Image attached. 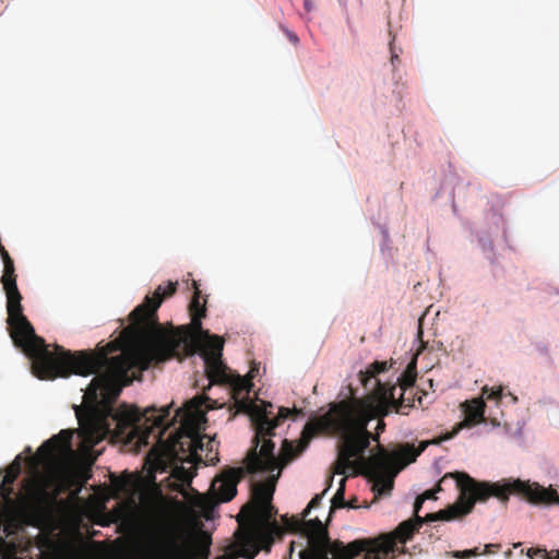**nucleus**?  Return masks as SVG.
Returning <instances> with one entry per match:
<instances>
[{
  "label": "nucleus",
  "instance_id": "obj_1",
  "mask_svg": "<svg viewBox=\"0 0 559 559\" xmlns=\"http://www.w3.org/2000/svg\"><path fill=\"white\" fill-rule=\"evenodd\" d=\"M290 414L292 411L286 407H281L278 415L274 418L270 417L271 414H266L264 419L269 424L267 429H263L261 433L259 431L260 420H251L255 435L252 439L253 447L245 459V467L251 474L272 473L275 469L281 473L286 464L307 448L311 438L318 433H326L336 436L341 440L335 473L346 474L347 471H352V475H356L358 469H365L373 478L372 489L378 497L390 495L395 474L409 463L415 462L426 448V444L416 449L414 444L406 443L390 453L379 445L378 453L365 457V451L369 448L372 437L367 429L368 411L360 401L343 400L332 403L325 414L310 419L305 425L298 445L284 440L282 455L277 457L274 454V442L265 438L272 437L274 429Z\"/></svg>",
  "mask_w": 559,
  "mask_h": 559
},
{
  "label": "nucleus",
  "instance_id": "obj_2",
  "mask_svg": "<svg viewBox=\"0 0 559 559\" xmlns=\"http://www.w3.org/2000/svg\"><path fill=\"white\" fill-rule=\"evenodd\" d=\"M1 284L7 296V323L14 345L32 361V372L41 380L95 374L85 390L84 397L91 402L115 401L123 386L134 379L139 356L132 350H121L117 356L108 355L121 348V341L110 342L94 350L71 352L56 345L49 350L45 340L36 335L28 319L23 314L22 295L16 285L14 262L3 264Z\"/></svg>",
  "mask_w": 559,
  "mask_h": 559
},
{
  "label": "nucleus",
  "instance_id": "obj_3",
  "mask_svg": "<svg viewBox=\"0 0 559 559\" xmlns=\"http://www.w3.org/2000/svg\"><path fill=\"white\" fill-rule=\"evenodd\" d=\"M177 285V282H168L166 287L158 285L152 296H146L144 301L131 311L129 314L131 324L121 332L123 342L135 343L147 330L153 329L154 331L147 340L145 354L150 361L158 364L171 358L182 360L192 355L194 337L204 336L206 342L201 349V356L204 359L205 372L210 382L227 381L228 368L222 360L224 340L221 336L211 335L209 331L202 329L201 320L205 317L206 309L205 301L200 302V290L195 281L193 282L195 290L189 305L191 323L177 328L171 326L167 330L162 329L157 322V309L166 298L176 293Z\"/></svg>",
  "mask_w": 559,
  "mask_h": 559
},
{
  "label": "nucleus",
  "instance_id": "obj_4",
  "mask_svg": "<svg viewBox=\"0 0 559 559\" xmlns=\"http://www.w3.org/2000/svg\"><path fill=\"white\" fill-rule=\"evenodd\" d=\"M209 400V397L195 396L183 407L178 408L173 417H170L173 403L160 408L148 406L143 412L136 406L127 404L108 407L106 427L108 430H112L118 439L127 442L136 440L139 443H147L155 429L158 430L157 436L162 437L170 425L179 423L178 429L167 439L168 448L176 455L193 456L205 448L204 439L206 437L201 436L200 429L201 421L205 416L203 406Z\"/></svg>",
  "mask_w": 559,
  "mask_h": 559
},
{
  "label": "nucleus",
  "instance_id": "obj_5",
  "mask_svg": "<svg viewBox=\"0 0 559 559\" xmlns=\"http://www.w3.org/2000/svg\"><path fill=\"white\" fill-rule=\"evenodd\" d=\"M456 486L460 490L457 501L438 512L428 513L425 518H421L424 523L463 518L473 511L476 502H486L490 497H496L503 503L509 500L510 495L519 496L532 504L559 503L557 490L521 479L501 484L478 481L468 474H459Z\"/></svg>",
  "mask_w": 559,
  "mask_h": 559
},
{
  "label": "nucleus",
  "instance_id": "obj_6",
  "mask_svg": "<svg viewBox=\"0 0 559 559\" xmlns=\"http://www.w3.org/2000/svg\"><path fill=\"white\" fill-rule=\"evenodd\" d=\"M284 525L293 533H299L307 538L308 548L299 551V559H355L348 550L350 543L331 542L326 527L316 518L304 520L296 516L283 518Z\"/></svg>",
  "mask_w": 559,
  "mask_h": 559
},
{
  "label": "nucleus",
  "instance_id": "obj_7",
  "mask_svg": "<svg viewBox=\"0 0 559 559\" xmlns=\"http://www.w3.org/2000/svg\"><path fill=\"white\" fill-rule=\"evenodd\" d=\"M420 515L403 521L393 531L379 534L372 538H359L350 542L348 550L352 555H362L364 559H393L397 544L405 545L423 526Z\"/></svg>",
  "mask_w": 559,
  "mask_h": 559
},
{
  "label": "nucleus",
  "instance_id": "obj_8",
  "mask_svg": "<svg viewBox=\"0 0 559 559\" xmlns=\"http://www.w3.org/2000/svg\"><path fill=\"white\" fill-rule=\"evenodd\" d=\"M258 508L253 523L237 539L239 556L246 559H254L260 550L269 552L275 537L283 534L273 519L276 510L271 502L258 504Z\"/></svg>",
  "mask_w": 559,
  "mask_h": 559
},
{
  "label": "nucleus",
  "instance_id": "obj_9",
  "mask_svg": "<svg viewBox=\"0 0 559 559\" xmlns=\"http://www.w3.org/2000/svg\"><path fill=\"white\" fill-rule=\"evenodd\" d=\"M212 384H228L231 388V397L238 413H245L250 416V420H260L259 431L267 429V421H265L266 414H273V405L261 401L258 404L249 399V393L252 388V382L249 379L242 378L239 374L234 376L228 371V380L219 382H211Z\"/></svg>",
  "mask_w": 559,
  "mask_h": 559
},
{
  "label": "nucleus",
  "instance_id": "obj_10",
  "mask_svg": "<svg viewBox=\"0 0 559 559\" xmlns=\"http://www.w3.org/2000/svg\"><path fill=\"white\" fill-rule=\"evenodd\" d=\"M248 474L245 466L229 467L217 475L211 486V490L221 502L230 501L237 493L238 483Z\"/></svg>",
  "mask_w": 559,
  "mask_h": 559
},
{
  "label": "nucleus",
  "instance_id": "obj_11",
  "mask_svg": "<svg viewBox=\"0 0 559 559\" xmlns=\"http://www.w3.org/2000/svg\"><path fill=\"white\" fill-rule=\"evenodd\" d=\"M485 402L483 399L473 400L471 402H466L465 404V419L457 424L453 430L443 437H441L439 440L433 441V443H440V441L443 440H450L454 438L459 431L464 427H471L476 424H479L484 420V413H485Z\"/></svg>",
  "mask_w": 559,
  "mask_h": 559
},
{
  "label": "nucleus",
  "instance_id": "obj_12",
  "mask_svg": "<svg viewBox=\"0 0 559 559\" xmlns=\"http://www.w3.org/2000/svg\"><path fill=\"white\" fill-rule=\"evenodd\" d=\"M73 432L70 429H62L59 433L46 440L37 450L38 455L50 460L58 453L69 452L72 450Z\"/></svg>",
  "mask_w": 559,
  "mask_h": 559
},
{
  "label": "nucleus",
  "instance_id": "obj_13",
  "mask_svg": "<svg viewBox=\"0 0 559 559\" xmlns=\"http://www.w3.org/2000/svg\"><path fill=\"white\" fill-rule=\"evenodd\" d=\"M374 384L377 388L373 392V395L378 402L379 407L385 409V413L389 408H393L396 413H402V408L404 407L403 393L399 399H395V385L381 383L377 379Z\"/></svg>",
  "mask_w": 559,
  "mask_h": 559
},
{
  "label": "nucleus",
  "instance_id": "obj_14",
  "mask_svg": "<svg viewBox=\"0 0 559 559\" xmlns=\"http://www.w3.org/2000/svg\"><path fill=\"white\" fill-rule=\"evenodd\" d=\"M281 473L277 472L276 475H272L265 483H258L253 486L252 495L257 504L271 502L273 499V493L275 491L276 480L280 477Z\"/></svg>",
  "mask_w": 559,
  "mask_h": 559
},
{
  "label": "nucleus",
  "instance_id": "obj_15",
  "mask_svg": "<svg viewBox=\"0 0 559 559\" xmlns=\"http://www.w3.org/2000/svg\"><path fill=\"white\" fill-rule=\"evenodd\" d=\"M23 488L25 490V499L34 504H40L46 496L47 491L41 483V480L37 477L27 478L24 480Z\"/></svg>",
  "mask_w": 559,
  "mask_h": 559
},
{
  "label": "nucleus",
  "instance_id": "obj_16",
  "mask_svg": "<svg viewBox=\"0 0 559 559\" xmlns=\"http://www.w3.org/2000/svg\"><path fill=\"white\" fill-rule=\"evenodd\" d=\"M167 547L169 550L167 559H193L191 551L188 548V540L182 544H178L174 528H169L167 531Z\"/></svg>",
  "mask_w": 559,
  "mask_h": 559
},
{
  "label": "nucleus",
  "instance_id": "obj_17",
  "mask_svg": "<svg viewBox=\"0 0 559 559\" xmlns=\"http://www.w3.org/2000/svg\"><path fill=\"white\" fill-rule=\"evenodd\" d=\"M211 544V536L207 533L202 532L200 536L192 540V543H188V548L191 551L193 559H209Z\"/></svg>",
  "mask_w": 559,
  "mask_h": 559
},
{
  "label": "nucleus",
  "instance_id": "obj_18",
  "mask_svg": "<svg viewBox=\"0 0 559 559\" xmlns=\"http://www.w3.org/2000/svg\"><path fill=\"white\" fill-rule=\"evenodd\" d=\"M416 377V364L411 362L402 372V374L397 378V384L403 391H405L406 389L412 388L415 384Z\"/></svg>",
  "mask_w": 559,
  "mask_h": 559
},
{
  "label": "nucleus",
  "instance_id": "obj_19",
  "mask_svg": "<svg viewBox=\"0 0 559 559\" xmlns=\"http://www.w3.org/2000/svg\"><path fill=\"white\" fill-rule=\"evenodd\" d=\"M22 468V455L19 454L15 459L8 465L4 474V483L14 484L19 475L21 474Z\"/></svg>",
  "mask_w": 559,
  "mask_h": 559
},
{
  "label": "nucleus",
  "instance_id": "obj_20",
  "mask_svg": "<svg viewBox=\"0 0 559 559\" xmlns=\"http://www.w3.org/2000/svg\"><path fill=\"white\" fill-rule=\"evenodd\" d=\"M111 483L118 491L122 492H128L133 487L132 475L128 474L127 472L119 477L114 476Z\"/></svg>",
  "mask_w": 559,
  "mask_h": 559
},
{
  "label": "nucleus",
  "instance_id": "obj_21",
  "mask_svg": "<svg viewBox=\"0 0 559 559\" xmlns=\"http://www.w3.org/2000/svg\"><path fill=\"white\" fill-rule=\"evenodd\" d=\"M345 483H346V478H342L340 481V487L337 488V490L331 501L332 502L331 512L334 509L347 507V501L345 500Z\"/></svg>",
  "mask_w": 559,
  "mask_h": 559
},
{
  "label": "nucleus",
  "instance_id": "obj_22",
  "mask_svg": "<svg viewBox=\"0 0 559 559\" xmlns=\"http://www.w3.org/2000/svg\"><path fill=\"white\" fill-rule=\"evenodd\" d=\"M388 362L386 361H373L372 364L369 365V367L367 368L366 372L364 373V376H368L367 378H365L362 381L365 383V385H367V381L371 380V379H376V377L381 373V372H384L385 370H388Z\"/></svg>",
  "mask_w": 559,
  "mask_h": 559
},
{
  "label": "nucleus",
  "instance_id": "obj_23",
  "mask_svg": "<svg viewBox=\"0 0 559 559\" xmlns=\"http://www.w3.org/2000/svg\"><path fill=\"white\" fill-rule=\"evenodd\" d=\"M491 547H499V545H492V544H488L485 546V550L484 552H480L479 549L477 547L473 548V549H466V550H462V551H454L453 552V557L455 558H459V559H468L471 557H477L481 554H489L491 550L490 548Z\"/></svg>",
  "mask_w": 559,
  "mask_h": 559
},
{
  "label": "nucleus",
  "instance_id": "obj_24",
  "mask_svg": "<svg viewBox=\"0 0 559 559\" xmlns=\"http://www.w3.org/2000/svg\"><path fill=\"white\" fill-rule=\"evenodd\" d=\"M481 393L486 400H493L496 402H499L502 397L503 389L502 386L488 388L487 385H485L481 390Z\"/></svg>",
  "mask_w": 559,
  "mask_h": 559
},
{
  "label": "nucleus",
  "instance_id": "obj_25",
  "mask_svg": "<svg viewBox=\"0 0 559 559\" xmlns=\"http://www.w3.org/2000/svg\"><path fill=\"white\" fill-rule=\"evenodd\" d=\"M14 493L13 484H7L4 480L0 486V495L7 502H12V495Z\"/></svg>",
  "mask_w": 559,
  "mask_h": 559
},
{
  "label": "nucleus",
  "instance_id": "obj_26",
  "mask_svg": "<svg viewBox=\"0 0 559 559\" xmlns=\"http://www.w3.org/2000/svg\"><path fill=\"white\" fill-rule=\"evenodd\" d=\"M390 52H391V63L393 67L396 66V63L400 62V52L401 49H397L395 46V36H392L390 44H389Z\"/></svg>",
  "mask_w": 559,
  "mask_h": 559
},
{
  "label": "nucleus",
  "instance_id": "obj_27",
  "mask_svg": "<svg viewBox=\"0 0 559 559\" xmlns=\"http://www.w3.org/2000/svg\"><path fill=\"white\" fill-rule=\"evenodd\" d=\"M326 490H328V488H326L322 493H320V495H316V496L310 500V502L308 503L307 508H306V509L304 510V512H302V518H306V516L309 514V512H310V510H311V509H314V508H317V507H319V506H320L321 500H322V497L324 496V493L326 492Z\"/></svg>",
  "mask_w": 559,
  "mask_h": 559
},
{
  "label": "nucleus",
  "instance_id": "obj_28",
  "mask_svg": "<svg viewBox=\"0 0 559 559\" xmlns=\"http://www.w3.org/2000/svg\"><path fill=\"white\" fill-rule=\"evenodd\" d=\"M461 474L460 472H456V473H449V474H445L439 481V484L437 485V487L433 489L437 492L441 491L442 490V487H441V484L444 483L448 478H455L456 479V476Z\"/></svg>",
  "mask_w": 559,
  "mask_h": 559
},
{
  "label": "nucleus",
  "instance_id": "obj_29",
  "mask_svg": "<svg viewBox=\"0 0 559 559\" xmlns=\"http://www.w3.org/2000/svg\"><path fill=\"white\" fill-rule=\"evenodd\" d=\"M545 551H547L546 549H540V548H530L526 552L527 557L533 559L535 558L536 556H538L539 554H543L545 556Z\"/></svg>",
  "mask_w": 559,
  "mask_h": 559
},
{
  "label": "nucleus",
  "instance_id": "obj_30",
  "mask_svg": "<svg viewBox=\"0 0 559 559\" xmlns=\"http://www.w3.org/2000/svg\"><path fill=\"white\" fill-rule=\"evenodd\" d=\"M284 32L292 44L297 45L299 43V38L294 32L287 28H284Z\"/></svg>",
  "mask_w": 559,
  "mask_h": 559
},
{
  "label": "nucleus",
  "instance_id": "obj_31",
  "mask_svg": "<svg viewBox=\"0 0 559 559\" xmlns=\"http://www.w3.org/2000/svg\"><path fill=\"white\" fill-rule=\"evenodd\" d=\"M424 502L425 500L420 496L416 498L414 503V516L419 515V510L421 509Z\"/></svg>",
  "mask_w": 559,
  "mask_h": 559
},
{
  "label": "nucleus",
  "instance_id": "obj_32",
  "mask_svg": "<svg viewBox=\"0 0 559 559\" xmlns=\"http://www.w3.org/2000/svg\"><path fill=\"white\" fill-rule=\"evenodd\" d=\"M406 554L405 545L397 544V549L394 551L393 559H397L399 556ZM388 559H392L389 557Z\"/></svg>",
  "mask_w": 559,
  "mask_h": 559
},
{
  "label": "nucleus",
  "instance_id": "obj_33",
  "mask_svg": "<svg viewBox=\"0 0 559 559\" xmlns=\"http://www.w3.org/2000/svg\"><path fill=\"white\" fill-rule=\"evenodd\" d=\"M420 497L424 499V500H428V499H437L436 497V491L430 489V490H426L424 493L420 495Z\"/></svg>",
  "mask_w": 559,
  "mask_h": 559
},
{
  "label": "nucleus",
  "instance_id": "obj_34",
  "mask_svg": "<svg viewBox=\"0 0 559 559\" xmlns=\"http://www.w3.org/2000/svg\"><path fill=\"white\" fill-rule=\"evenodd\" d=\"M545 559H559V550L545 551Z\"/></svg>",
  "mask_w": 559,
  "mask_h": 559
},
{
  "label": "nucleus",
  "instance_id": "obj_35",
  "mask_svg": "<svg viewBox=\"0 0 559 559\" xmlns=\"http://www.w3.org/2000/svg\"><path fill=\"white\" fill-rule=\"evenodd\" d=\"M305 9L309 12L312 10V1L311 0H305L304 1Z\"/></svg>",
  "mask_w": 559,
  "mask_h": 559
},
{
  "label": "nucleus",
  "instance_id": "obj_36",
  "mask_svg": "<svg viewBox=\"0 0 559 559\" xmlns=\"http://www.w3.org/2000/svg\"><path fill=\"white\" fill-rule=\"evenodd\" d=\"M356 502H357V499H356V498H355V499H352V500H349V501H347V507H346V508H352V509L357 508Z\"/></svg>",
  "mask_w": 559,
  "mask_h": 559
},
{
  "label": "nucleus",
  "instance_id": "obj_37",
  "mask_svg": "<svg viewBox=\"0 0 559 559\" xmlns=\"http://www.w3.org/2000/svg\"><path fill=\"white\" fill-rule=\"evenodd\" d=\"M4 516H5L4 509H3V508H2V506L0 504V526H1V525H2V523H3Z\"/></svg>",
  "mask_w": 559,
  "mask_h": 559
},
{
  "label": "nucleus",
  "instance_id": "obj_38",
  "mask_svg": "<svg viewBox=\"0 0 559 559\" xmlns=\"http://www.w3.org/2000/svg\"><path fill=\"white\" fill-rule=\"evenodd\" d=\"M215 559H236V556L225 554V555L218 556V557H217V558H215Z\"/></svg>",
  "mask_w": 559,
  "mask_h": 559
},
{
  "label": "nucleus",
  "instance_id": "obj_39",
  "mask_svg": "<svg viewBox=\"0 0 559 559\" xmlns=\"http://www.w3.org/2000/svg\"><path fill=\"white\" fill-rule=\"evenodd\" d=\"M75 414H76L79 421L81 423L82 419H81V408L80 407H75Z\"/></svg>",
  "mask_w": 559,
  "mask_h": 559
},
{
  "label": "nucleus",
  "instance_id": "obj_40",
  "mask_svg": "<svg viewBox=\"0 0 559 559\" xmlns=\"http://www.w3.org/2000/svg\"><path fill=\"white\" fill-rule=\"evenodd\" d=\"M295 545H296L295 542L290 543V545H289V556H292V552L294 551ZM288 559H290V557H288Z\"/></svg>",
  "mask_w": 559,
  "mask_h": 559
},
{
  "label": "nucleus",
  "instance_id": "obj_41",
  "mask_svg": "<svg viewBox=\"0 0 559 559\" xmlns=\"http://www.w3.org/2000/svg\"><path fill=\"white\" fill-rule=\"evenodd\" d=\"M212 443V440L207 439L206 440V445H210Z\"/></svg>",
  "mask_w": 559,
  "mask_h": 559
},
{
  "label": "nucleus",
  "instance_id": "obj_42",
  "mask_svg": "<svg viewBox=\"0 0 559 559\" xmlns=\"http://www.w3.org/2000/svg\"><path fill=\"white\" fill-rule=\"evenodd\" d=\"M383 423L379 424V429H382Z\"/></svg>",
  "mask_w": 559,
  "mask_h": 559
},
{
  "label": "nucleus",
  "instance_id": "obj_43",
  "mask_svg": "<svg viewBox=\"0 0 559 559\" xmlns=\"http://www.w3.org/2000/svg\"><path fill=\"white\" fill-rule=\"evenodd\" d=\"M383 423L379 424V429H382Z\"/></svg>",
  "mask_w": 559,
  "mask_h": 559
}]
</instances>
